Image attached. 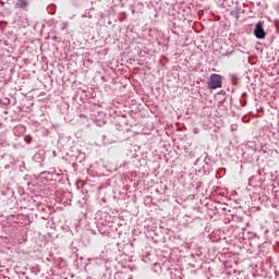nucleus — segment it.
<instances>
[{
	"mask_svg": "<svg viewBox=\"0 0 279 279\" xmlns=\"http://www.w3.org/2000/svg\"><path fill=\"white\" fill-rule=\"evenodd\" d=\"M86 17L93 19V15H86V14H83V15H82V19H86Z\"/></svg>",
	"mask_w": 279,
	"mask_h": 279,
	"instance_id": "f8f14e48",
	"label": "nucleus"
},
{
	"mask_svg": "<svg viewBox=\"0 0 279 279\" xmlns=\"http://www.w3.org/2000/svg\"><path fill=\"white\" fill-rule=\"evenodd\" d=\"M207 86L210 90L221 88V86H223L221 74H211L209 81L207 82Z\"/></svg>",
	"mask_w": 279,
	"mask_h": 279,
	"instance_id": "f03ea898",
	"label": "nucleus"
},
{
	"mask_svg": "<svg viewBox=\"0 0 279 279\" xmlns=\"http://www.w3.org/2000/svg\"><path fill=\"white\" fill-rule=\"evenodd\" d=\"M250 186H260L263 184V180L258 179V177L253 175L248 179Z\"/></svg>",
	"mask_w": 279,
	"mask_h": 279,
	"instance_id": "20e7f679",
	"label": "nucleus"
},
{
	"mask_svg": "<svg viewBox=\"0 0 279 279\" xmlns=\"http://www.w3.org/2000/svg\"><path fill=\"white\" fill-rule=\"evenodd\" d=\"M11 101H10V98L8 97H3V98H0V106H10Z\"/></svg>",
	"mask_w": 279,
	"mask_h": 279,
	"instance_id": "1a4fd4ad",
	"label": "nucleus"
},
{
	"mask_svg": "<svg viewBox=\"0 0 279 279\" xmlns=\"http://www.w3.org/2000/svg\"><path fill=\"white\" fill-rule=\"evenodd\" d=\"M246 97H247V93H243L242 94V99H246Z\"/></svg>",
	"mask_w": 279,
	"mask_h": 279,
	"instance_id": "ddd939ff",
	"label": "nucleus"
},
{
	"mask_svg": "<svg viewBox=\"0 0 279 279\" xmlns=\"http://www.w3.org/2000/svg\"><path fill=\"white\" fill-rule=\"evenodd\" d=\"M119 132H130V123H128V119L125 116L119 118L116 121V130L109 131L106 135L102 136L104 141H112V143H117V141H121L119 137Z\"/></svg>",
	"mask_w": 279,
	"mask_h": 279,
	"instance_id": "f257e3e1",
	"label": "nucleus"
},
{
	"mask_svg": "<svg viewBox=\"0 0 279 279\" xmlns=\"http://www.w3.org/2000/svg\"><path fill=\"white\" fill-rule=\"evenodd\" d=\"M241 106L242 107L247 106V99L246 98H243V100H241Z\"/></svg>",
	"mask_w": 279,
	"mask_h": 279,
	"instance_id": "9d476101",
	"label": "nucleus"
},
{
	"mask_svg": "<svg viewBox=\"0 0 279 279\" xmlns=\"http://www.w3.org/2000/svg\"><path fill=\"white\" fill-rule=\"evenodd\" d=\"M204 162H206V165H208V156L205 157Z\"/></svg>",
	"mask_w": 279,
	"mask_h": 279,
	"instance_id": "2eb2a0df",
	"label": "nucleus"
},
{
	"mask_svg": "<svg viewBox=\"0 0 279 279\" xmlns=\"http://www.w3.org/2000/svg\"><path fill=\"white\" fill-rule=\"evenodd\" d=\"M24 141H25V143H32V136H26L25 138H24Z\"/></svg>",
	"mask_w": 279,
	"mask_h": 279,
	"instance_id": "9b49d317",
	"label": "nucleus"
},
{
	"mask_svg": "<svg viewBox=\"0 0 279 279\" xmlns=\"http://www.w3.org/2000/svg\"><path fill=\"white\" fill-rule=\"evenodd\" d=\"M16 5L17 8H21V10L27 11V7L29 5V2H27V0H17Z\"/></svg>",
	"mask_w": 279,
	"mask_h": 279,
	"instance_id": "0eeeda50",
	"label": "nucleus"
},
{
	"mask_svg": "<svg viewBox=\"0 0 279 279\" xmlns=\"http://www.w3.org/2000/svg\"><path fill=\"white\" fill-rule=\"evenodd\" d=\"M231 53H234V50L230 51V52H227L225 53L223 56H231Z\"/></svg>",
	"mask_w": 279,
	"mask_h": 279,
	"instance_id": "4468645a",
	"label": "nucleus"
},
{
	"mask_svg": "<svg viewBox=\"0 0 279 279\" xmlns=\"http://www.w3.org/2000/svg\"><path fill=\"white\" fill-rule=\"evenodd\" d=\"M49 175V172H47V171H44V172H41V175Z\"/></svg>",
	"mask_w": 279,
	"mask_h": 279,
	"instance_id": "dca6fc26",
	"label": "nucleus"
},
{
	"mask_svg": "<svg viewBox=\"0 0 279 279\" xmlns=\"http://www.w3.org/2000/svg\"><path fill=\"white\" fill-rule=\"evenodd\" d=\"M229 77L234 86H236V84H239V76L236 74H229Z\"/></svg>",
	"mask_w": 279,
	"mask_h": 279,
	"instance_id": "6e6552de",
	"label": "nucleus"
},
{
	"mask_svg": "<svg viewBox=\"0 0 279 279\" xmlns=\"http://www.w3.org/2000/svg\"><path fill=\"white\" fill-rule=\"evenodd\" d=\"M114 279H132L130 272L118 271L114 274Z\"/></svg>",
	"mask_w": 279,
	"mask_h": 279,
	"instance_id": "423d86ee",
	"label": "nucleus"
},
{
	"mask_svg": "<svg viewBox=\"0 0 279 279\" xmlns=\"http://www.w3.org/2000/svg\"><path fill=\"white\" fill-rule=\"evenodd\" d=\"M196 162H199V158H198V159H196Z\"/></svg>",
	"mask_w": 279,
	"mask_h": 279,
	"instance_id": "f3484780",
	"label": "nucleus"
},
{
	"mask_svg": "<svg viewBox=\"0 0 279 279\" xmlns=\"http://www.w3.org/2000/svg\"><path fill=\"white\" fill-rule=\"evenodd\" d=\"M253 34L257 40H265L267 38V33L265 32V22L259 21L255 24V28L253 31Z\"/></svg>",
	"mask_w": 279,
	"mask_h": 279,
	"instance_id": "7ed1b4c3",
	"label": "nucleus"
},
{
	"mask_svg": "<svg viewBox=\"0 0 279 279\" xmlns=\"http://www.w3.org/2000/svg\"><path fill=\"white\" fill-rule=\"evenodd\" d=\"M241 5L236 4L233 10L230 12L231 16H234V19H241Z\"/></svg>",
	"mask_w": 279,
	"mask_h": 279,
	"instance_id": "39448f33",
	"label": "nucleus"
}]
</instances>
